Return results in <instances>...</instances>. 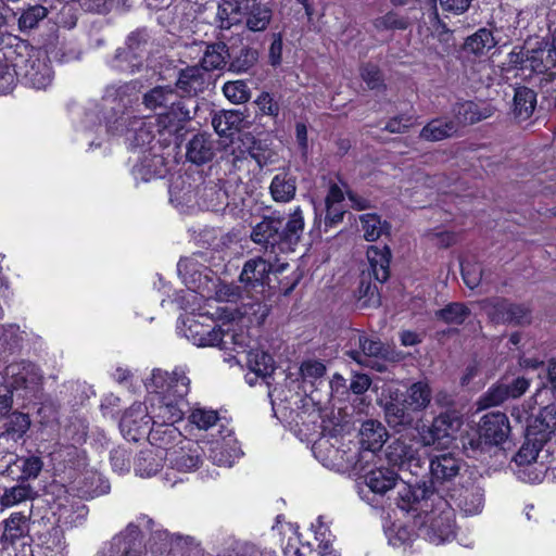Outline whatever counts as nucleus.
Here are the masks:
<instances>
[{
    "label": "nucleus",
    "mask_w": 556,
    "mask_h": 556,
    "mask_svg": "<svg viewBox=\"0 0 556 556\" xmlns=\"http://www.w3.org/2000/svg\"><path fill=\"white\" fill-rule=\"evenodd\" d=\"M169 462L172 466L177 470L189 472L199 468L201 464V457L198 447L189 450L181 447L179 451H174L170 453Z\"/></svg>",
    "instance_id": "40"
},
{
    "label": "nucleus",
    "mask_w": 556,
    "mask_h": 556,
    "mask_svg": "<svg viewBox=\"0 0 556 556\" xmlns=\"http://www.w3.org/2000/svg\"><path fill=\"white\" fill-rule=\"evenodd\" d=\"M189 102L192 101L185 100L169 85L155 86L142 97V104L146 109L161 111L156 118L160 131L169 134L177 131L182 123L192 118Z\"/></svg>",
    "instance_id": "5"
},
{
    "label": "nucleus",
    "mask_w": 556,
    "mask_h": 556,
    "mask_svg": "<svg viewBox=\"0 0 556 556\" xmlns=\"http://www.w3.org/2000/svg\"><path fill=\"white\" fill-rule=\"evenodd\" d=\"M271 17V9L258 0H220L216 13L222 29L244 23L251 31H264Z\"/></svg>",
    "instance_id": "6"
},
{
    "label": "nucleus",
    "mask_w": 556,
    "mask_h": 556,
    "mask_svg": "<svg viewBox=\"0 0 556 556\" xmlns=\"http://www.w3.org/2000/svg\"><path fill=\"white\" fill-rule=\"evenodd\" d=\"M304 230L302 210L296 207L287 223L280 217H264L251 232V240L261 245L265 253L274 255L294 250Z\"/></svg>",
    "instance_id": "3"
},
{
    "label": "nucleus",
    "mask_w": 556,
    "mask_h": 556,
    "mask_svg": "<svg viewBox=\"0 0 556 556\" xmlns=\"http://www.w3.org/2000/svg\"><path fill=\"white\" fill-rule=\"evenodd\" d=\"M177 88L192 97L202 92L206 86V74L200 66H188L179 72Z\"/></svg>",
    "instance_id": "25"
},
{
    "label": "nucleus",
    "mask_w": 556,
    "mask_h": 556,
    "mask_svg": "<svg viewBox=\"0 0 556 556\" xmlns=\"http://www.w3.org/2000/svg\"><path fill=\"white\" fill-rule=\"evenodd\" d=\"M271 271L273 264L270 257L265 260L257 256L244 263L239 281L243 285L248 298L258 299V295L264 293L265 287L269 283V274Z\"/></svg>",
    "instance_id": "13"
},
{
    "label": "nucleus",
    "mask_w": 556,
    "mask_h": 556,
    "mask_svg": "<svg viewBox=\"0 0 556 556\" xmlns=\"http://www.w3.org/2000/svg\"><path fill=\"white\" fill-rule=\"evenodd\" d=\"M536 106V93L531 88L520 86L515 88L514 115L519 121H527Z\"/></svg>",
    "instance_id": "31"
},
{
    "label": "nucleus",
    "mask_w": 556,
    "mask_h": 556,
    "mask_svg": "<svg viewBox=\"0 0 556 556\" xmlns=\"http://www.w3.org/2000/svg\"><path fill=\"white\" fill-rule=\"evenodd\" d=\"M258 53L255 49L244 47L240 50L239 54L228 61V70L232 73H247L256 63Z\"/></svg>",
    "instance_id": "47"
},
{
    "label": "nucleus",
    "mask_w": 556,
    "mask_h": 556,
    "mask_svg": "<svg viewBox=\"0 0 556 556\" xmlns=\"http://www.w3.org/2000/svg\"><path fill=\"white\" fill-rule=\"evenodd\" d=\"M166 173L167 164L165 159L152 152H144L139 162L132 167L135 179L146 182L154 178H162Z\"/></svg>",
    "instance_id": "22"
},
{
    "label": "nucleus",
    "mask_w": 556,
    "mask_h": 556,
    "mask_svg": "<svg viewBox=\"0 0 556 556\" xmlns=\"http://www.w3.org/2000/svg\"><path fill=\"white\" fill-rule=\"evenodd\" d=\"M372 24L379 31L405 29L407 27V21L393 11L375 18Z\"/></svg>",
    "instance_id": "55"
},
{
    "label": "nucleus",
    "mask_w": 556,
    "mask_h": 556,
    "mask_svg": "<svg viewBox=\"0 0 556 556\" xmlns=\"http://www.w3.org/2000/svg\"><path fill=\"white\" fill-rule=\"evenodd\" d=\"M356 296L361 307H378L381 303L377 285L370 281L365 271L361 276Z\"/></svg>",
    "instance_id": "39"
},
{
    "label": "nucleus",
    "mask_w": 556,
    "mask_h": 556,
    "mask_svg": "<svg viewBox=\"0 0 556 556\" xmlns=\"http://www.w3.org/2000/svg\"><path fill=\"white\" fill-rule=\"evenodd\" d=\"M551 451V446L529 440L525 434V441L513 458L517 478L527 483L542 482L548 468L544 462L549 457Z\"/></svg>",
    "instance_id": "7"
},
{
    "label": "nucleus",
    "mask_w": 556,
    "mask_h": 556,
    "mask_svg": "<svg viewBox=\"0 0 556 556\" xmlns=\"http://www.w3.org/2000/svg\"><path fill=\"white\" fill-rule=\"evenodd\" d=\"M185 179L180 176L169 186L170 200L177 201L179 204H189L195 199V203L202 210L212 211L216 213L229 214L232 217H239L243 212V199L237 200L230 195L225 188V184L210 180L195 193L191 190L184 191L182 185Z\"/></svg>",
    "instance_id": "4"
},
{
    "label": "nucleus",
    "mask_w": 556,
    "mask_h": 556,
    "mask_svg": "<svg viewBox=\"0 0 556 556\" xmlns=\"http://www.w3.org/2000/svg\"><path fill=\"white\" fill-rule=\"evenodd\" d=\"M364 483L372 493L383 495L392 490L400 481L399 473L391 467L383 465L363 470Z\"/></svg>",
    "instance_id": "21"
},
{
    "label": "nucleus",
    "mask_w": 556,
    "mask_h": 556,
    "mask_svg": "<svg viewBox=\"0 0 556 556\" xmlns=\"http://www.w3.org/2000/svg\"><path fill=\"white\" fill-rule=\"evenodd\" d=\"M460 268L464 282L469 289H475L481 283L484 271L480 264L468 261L460 262Z\"/></svg>",
    "instance_id": "56"
},
{
    "label": "nucleus",
    "mask_w": 556,
    "mask_h": 556,
    "mask_svg": "<svg viewBox=\"0 0 556 556\" xmlns=\"http://www.w3.org/2000/svg\"><path fill=\"white\" fill-rule=\"evenodd\" d=\"M530 382L525 377H518L510 382L501 381L491 387L479 400L481 407L497 406L509 399L521 396L528 389Z\"/></svg>",
    "instance_id": "19"
},
{
    "label": "nucleus",
    "mask_w": 556,
    "mask_h": 556,
    "mask_svg": "<svg viewBox=\"0 0 556 556\" xmlns=\"http://www.w3.org/2000/svg\"><path fill=\"white\" fill-rule=\"evenodd\" d=\"M5 377L10 387L15 391L23 390L25 396H36L43 380L40 369L28 362L10 364L5 368Z\"/></svg>",
    "instance_id": "15"
},
{
    "label": "nucleus",
    "mask_w": 556,
    "mask_h": 556,
    "mask_svg": "<svg viewBox=\"0 0 556 556\" xmlns=\"http://www.w3.org/2000/svg\"><path fill=\"white\" fill-rule=\"evenodd\" d=\"M357 342L361 352L365 356L379 357L383 356V344L379 340L369 339L363 334H357Z\"/></svg>",
    "instance_id": "58"
},
{
    "label": "nucleus",
    "mask_w": 556,
    "mask_h": 556,
    "mask_svg": "<svg viewBox=\"0 0 556 556\" xmlns=\"http://www.w3.org/2000/svg\"><path fill=\"white\" fill-rule=\"evenodd\" d=\"M470 315V309L459 302H453L435 312V317L446 324L462 325Z\"/></svg>",
    "instance_id": "45"
},
{
    "label": "nucleus",
    "mask_w": 556,
    "mask_h": 556,
    "mask_svg": "<svg viewBox=\"0 0 556 556\" xmlns=\"http://www.w3.org/2000/svg\"><path fill=\"white\" fill-rule=\"evenodd\" d=\"M136 472L140 477H152L162 468L161 460L157 459L152 452H141L135 464Z\"/></svg>",
    "instance_id": "52"
},
{
    "label": "nucleus",
    "mask_w": 556,
    "mask_h": 556,
    "mask_svg": "<svg viewBox=\"0 0 556 556\" xmlns=\"http://www.w3.org/2000/svg\"><path fill=\"white\" fill-rule=\"evenodd\" d=\"M244 122V115L240 111L230 110L222 111L214 114L212 125L219 136H232L236 131H240Z\"/></svg>",
    "instance_id": "29"
},
{
    "label": "nucleus",
    "mask_w": 556,
    "mask_h": 556,
    "mask_svg": "<svg viewBox=\"0 0 556 556\" xmlns=\"http://www.w3.org/2000/svg\"><path fill=\"white\" fill-rule=\"evenodd\" d=\"M509 430V421L504 413H488L480 419L478 437L469 439L464 447L473 452H485L489 447L503 443L508 438Z\"/></svg>",
    "instance_id": "11"
},
{
    "label": "nucleus",
    "mask_w": 556,
    "mask_h": 556,
    "mask_svg": "<svg viewBox=\"0 0 556 556\" xmlns=\"http://www.w3.org/2000/svg\"><path fill=\"white\" fill-rule=\"evenodd\" d=\"M384 415L388 425L399 431L414 422V416L406 404L390 402L386 405Z\"/></svg>",
    "instance_id": "37"
},
{
    "label": "nucleus",
    "mask_w": 556,
    "mask_h": 556,
    "mask_svg": "<svg viewBox=\"0 0 556 556\" xmlns=\"http://www.w3.org/2000/svg\"><path fill=\"white\" fill-rule=\"evenodd\" d=\"M29 428V416L21 412H13L7 416L4 430L0 433V438L17 442L24 438Z\"/></svg>",
    "instance_id": "32"
},
{
    "label": "nucleus",
    "mask_w": 556,
    "mask_h": 556,
    "mask_svg": "<svg viewBox=\"0 0 556 556\" xmlns=\"http://www.w3.org/2000/svg\"><path fill=\"white\" fill-rule=\"evenodd\" d=\"M113 135L125 136L132 148H143L154 139L153 127L144 118L135 116L130 112H123L109 125Z\"/></svg>",
    "instance_id": "12"
},
{
    "label": "nucleus",
    "mask_w": 556,
    "mask_h": 556,
    "mask_svg": "<svg viewBox=\"0 0 556 556\" xmlns=\"http://www.w3.org/2000/svg\"><path fill=\"white\" fill-rule=\"evenodd\" d=\"M140 59V53L129 52L126 49L118 48L110 65L118 72L131 74L141 66Z\"/></svg>",
    "instance_id": "43"
},
{
    "label": "nucleus",
    "mask_w": 556,
    "mask_h": 556,
    "mask_svg": "<svg viewBox=\"0 0 556 556\" xmlns=\"http://www.w3.org/2000/svg\"><path fill=\"white\" fill-rule=\"evenodd\" d=\"M31 491L33 489L29 484L21 482L17 485L4 490L0 498V504L2 507H12L17 505L28 500L30 497Z\"/></svg>",
    "instance_id": "50"
},
{
    "label": "nucleus",
    "mask_w": 556,
    "mask_h": 556,
    "mask_svg": "<svg viewBox=\"0 0 556 556\" xmlns=\"http://www.w3.org/2000/svg\"><path fill=\"white\" fill-rule=\"evenodd\" d=\"M528 67L535 73L544 74L547 83L556 78V47L545 38L529 41V64Z\"/></svg>",
    "instance_id": "16"
},
{
    "label": "nucleus",
    "mask_w": 556,
    "mask_h": 556,
    "mask_svg": "<svg viewBox=\"0 0 556 556\" xmlns=\"http://www.w3.org/2000/svg\"><path fill=\"white\" fill-rule=\"evenodd\" d=\"M230 59L231 54L227 45L223 41L214 42L206 46L200 67L204 72L220 70L228 64Z\"/></svg>",
    "instance_id": "30"
},
{
    "label": "nucleus",
    "mask_w": 556,
    "mask_h": 556,
    "mask_svg": "<svg viewBox=\"0 0 556 556\" xmlns=\"http://www.w3.org/2000/svg\"><path fill=\"white\" fill-rule=\"evenodd\" d=\"M361 76L368 88L375 90L383 87V79L379 68L371 64H366L361 68Z\"/></svg>",
    "instance_id": "59"
},
{
    "label": "nucleus",
    "mask_w": 556,
    "mask_h": 556,
    "mask_svg": "<svg viewBox=\"0 0 556 556\" xmlns=\"http://www.w3.org/2000/svg\"><path fill=\"white\" fill-rule=\"evenodd\" d=\"M202 12L203 5L198 1L181 0L174 7V23L180 28H188Z\"/></svg>",
    "instance_id": "41"
},
{
    "label": "nucleus",
    "mask_w": 556,
    "mask_h": 556,
    "mask_svg": "<svg viewBox=\"0 0 556 556\" xmlns=\"http://www.w3.org/2000/svg\"><path fill=\"white\" fill-rule=\"evenodd\" d=\"M396 505L412 514L420 535L433 544H441L454 535L455 513L451 503L426 483H404L397 493Z\"/></svg>",
    "instance_id": "1"
},
{
    "label": "nucleus",
    "mask_w": 556,
    "mask_h": 556,
    "mask_svg": "<svg viewBox=\"0 0 556 556\" xmlns=\"http://www.w3.org/2000/svg\"><path fill=\"white\" fill-rule=\"evenodd\" d=\"M188 421L199 430H208L219 421L218 413L206 407H193L188 416Z\"/></svg>",
    "instance_id": "46"
},
{
    "label": "nucleus",
    "mask_w": 556,
    "mask_h": 556,
    "mask_svg": "<svg viewBox=\"0 0 556 556\" xmlns=\"http://www.w3.org/2000/svg\"><path fill=\"white\" fill-rule=\"evenodd\" d=\"M17 73L15 62L9 64L5 58H0V94L10 92L16 79Z\"/></svg>",
    "instance_id": "54"
},
{
    "label": "nucleus",
    "mask_w": 556,
    "mask_h": 556,
    "mask_svg": "<svg viewBox=\"0 0 556 556\" xmlns=\"http://www.w3.org/2000/svg\"><path fill=\"white\" fill-rule=\"evenodd\" d=\"M508 63L513 66H519L521 68H529V41L522 47H515L508 54Z\"/></svg>",
    "instance_id": "62"
},
{
    "label": "nucleus",
    "mask_w": 556,
    "mask_h": 556,
    "mask_svg": "<svg viewBox=\"0 0 556 556\" xmlns=\"http://www.w3.org/2000/svg\"><path fill=\"white\" fill-rule=\"evenodd\" d=\"M220 327L208 328L194 323L189 325L186 336L197 346L216 348L218 336H220Z\"/></svg>",
    "instance_id": "34"
},
{
    "label": "nucleus",
    "mask_w": 556,
    "mask_h": 556,
    "mask_svg": "<svg viewBox=\"0 0 556 556\" xmlns=\"http://www.w3.org/2000/svg\"><path fill=\"white\" fill-rule=\"evenodd\" d=\"M269 191L275 202H290L296 192V179L288 172H281L274 176Z\"/></svg>",
    "instance_id": "27"
},
{
    "label": "nucleus",
    "mask_w": 556,
    "mask_h": 556,
    "mask_svg": "<svg viewBox=\"0 0 556 556\" xmlns=\"http://www.w3.org/2000/svg\"><path fill=\"white\" fill-rule=\"evenodd\" d=\"M245 293L243 285L219 282L215 286V299L219 302H236Z\"/></svg>",
    "instance_id": "57"
},
{
    "label": "nucleus",
    "mask_w": 556,
    "mask_h": 556,
    "mask_svg": "<svg viewBox=\"0 0 556 556\" xmlns=\"http://www.w3.org/2000/svg\"><path fill=\"white\" fill-rule=\"evenodd\" d=\"M387 458L393 465L402 470L409 471L418 477L429 465L427 458L421 457L412 446L401 440L391 443L387 448Z\"/></svg>",
    "instance_id": "18"
},
{
    "label": "nucleus",
    "mask_w": 556,
    "mask_h": 556,
    "mask_svg": "<svg viewBox=\"0 0 556 556\" xmlns=\"http://www.w3.org/2000/svg\"><path fill=\"white\" fill-rule=\"evenodd\" d=\"M359 220L366 241H376L382 235L389 232L390 225L377 214H363L359 216Z\"/></svg>",
    "instance_id": "42"
},
{
    "label": "nucleus",
    "mask_w": 556,
    "mask_h": 556,
    "mask_svg": "<svg viewBox=\"0 0 556 556\" xmlns=\"http://www.w3.org/2000/svg\"><path fill=\"white\" fill-rule=\"evenodd\" d=\"M455 117L459 124L472 125L491 116L492 111L488 106H481L472 101L458 103L454 108Z\"/></svg>",
    "instance_id": "33"
},
{
    "label": "nucleus",
    "mask_w": 556,
    "mask_h": 556,
    "mask_svg": "<svg viewBox=\"0 0 556 556\" xmlns=\"http://www.w3.org/2000/svg\"><path fill=\"white\" fill-rule=\"evenodd\" d=\"M301 375L304 379H317L325 375L326 367L319 361H307L301 365Z\"/></svg>",
    "instance_id": "64"
},
{
    "label": "nucleus",
    "mask_w": 556,
    "mask_h": 556,
    "mask_svg": "<svg viewBox=\"0 0 556 556\" xmlns=\"http://www.w3.org/2000/svg\"><path fill=\"white\" fill-rule=\"evenodd\" d=\"M450 501L466 516L478 515L484 506V489L475 479L468 478L454 485L447 493Z\"/></svg>",
    "instance_id": "14"
},
{
    "label": "nucleus",
    "mask_w": 556,
    "mask_h": 556,
    "mask_svg": "<svg viewBox=\"0 0 556 556\" xmlns=\"http://www.w3.org/2000/svg\"><path fill=\"white\" fill-rule=\"evenodd\" d=\"M458 130L456 122L446 118H433L420 130L419 138L425 141H441L453 137Z\"/></svg>",
    "instance_id": "26"
},
{
    "label": "nucleus",
    "mask_w": 556,
    "mask_h": 556,
    "mask_svg": "<svg viewBox=\"0 0 556 556\" xmlns=\"http://www.w3.org/2000/svg\"><path fill=\"white\" fill-rule=\"evenodd\" d=\"M510 302L506 299H490L484 302L483 308L492 321L497 324H506L508 319V309Z\"/></svg>",
    "instance_id": "51"
},
{
    "label": "nucleus",
    "mask_w": 556,
    "mask_h": 556,
    "mask_svg": "<svg viewBox=\"0 0 556 556\" xmlns=\"http://www.w3.org/2000/svg\"><path fill=\"white\" fill-rule=\"evenodd\" d=\"M463 462L452 453L435 455L429 460V470L433 484H444L456 478L462 469Z\"/></svg>",
    "instance_id": "20"
},
{
    "label": "nucleus",
    "mask_w": 556,
    "mask_h": 556,
    "mask_svg": "<svg viewBox=\"0 0 556 556\" xmlns=\"http://www.w3.org/2000/svg\"><path fill=\"white\" fill-rule=\"evenodd\" d=\"M24 50L15 60L17 76L31 88L46 89L53 78L47 53L36 48L24 47Z\"/></svg>",
    "instance_id": "8"
},
{
    "label": "nucleus",
    "mask_w": 556,
    "mask_h": 556,
    "mask_svg": "<svg viewBox=\"0 0 556 556\" xmlns=\"http://www.w3.org/2000/svg\"><path fill=\"white\" fill-rule=\"evenodd\" d=\"M28 520L29 516L23 513H12L4 520L3 540L14 544L17 540L25 536L28 532Z\"/></svg>",
    "instance_id": "36"
},
{
    "label": "nucleus",
    "mask_w": 556,
    "mask_h": 556,
    "mask_svg": "<svg viewBox=\"0 0 556 556\" xmlns=\"http://www.w3.org/2000/svg\"><path fill=\"white\" fill-rule=\"evenodd\" d=\"M531 312L528 306L523 304H510L508 309V319L506 324L523 325L530 323Z\"/></svg>",
    "instance_id": "60"
},
{
    "label": "nucleus",
    "mask_w": 556,
    "mask_h": 556,
    "mask_svg": "<svg viewBox=\"0 0 556 556\" xmlns=\"http://www.w3.org/2000/svg\"><path fill=\"white\" fill-rule=\"evenodd\" d=\"M495 45L496 41L492 31L486 28H480L467 38L464 49L475 55H482L494 48Z\"/></svg>",
    "instance_id": "38"
},
{
    "label": "nucleus",
    "mask_w": 556,
    "mask_h": 556,
    "mask_svg": "<svg viewBox=\"0 0 556 556\" xmlns=\"http://www.w3.org/2000/svg\"><path fill=\"white\" fill-rule=\"evenodd\" d=\"M432 394L428 383L418 381L413 383L407 390L405 404L413 412H420L428 407Z\"/></svg>",
    "instance_id": "35"
},
{
    "label": "nucleus",
    "mask_w": 556,
    "mask_h": 556,
    "mask_svg": "<svg viewBox=\"0 0 556 556\" xmlns=\"http://www.w3.org/2000/svg\"><path fill=\"white\" fill-rule=\"evenodd\" d=\"M48 9L41 4L29 5L24 9L18 17V28L22 33L38 27L39 23L48 16Z\"/></svg>",
    "instance_id": "44"
},
{
    "label": "nucleus",
    "mask_w": 556,
    "mask_h": 556,
    "mask_svg": "<svg viewBox=\"0 0 556 556\" xmlns=\"http://www.w3.org/2000/svg\"><path fill=\"white\" fill-rule=\"evenodd\" d=\"M247 363L249 368L261 377H266L274 370L273 357L263 351L249 352Z\"/></svg>",
    "instance_id": "48"
},
{
    "label": "nucleus",
    "mask_w": 556,
    "mask_h": 556,
    "mask_svg": "<svg viewBox=\"0 0 556 556\" xmlns=\"http://www.w3.org/2000/svg\"><path fill=\"white\" fill-rule=\"evenodd\" d=\"M215 154L214 141L210 135L198 134L187 144L186 156L197 165L210 162Z\"/></svg>",
    "instance_id": "24"
},
{
    "label": "nucleus",
    "mask_w": 556,
    "mask_h": 556,
    "mask_svg": "<svg viewBox=\"0 0 556 556\" xmlns=\"http://www.w3.org/2000/svg\"><path fill=\"white\" fill-rule=\"evenodd\" d=\"M228 433H230V431H228ZM229 434H223L224 441H216L215 443H213L210 451L211 460L218 466L230 467L233 464L235 458L237 456L236 450H232L230 452L228 448L229 442L225 441L226 437Z\"/></svg>",
    "instance_id": "49"
},
{
    "label": "nucleus",
    "mask_w": 556,
    "mask_h": 556,
    "mask_svg": "<svg viewBox=\"0 0 556 556\" xmlns=\"http://www.w3.org/2000/svg\"><path fill=\"white\" fill-rule=\"evenodd\" d=\"M459 426L457 418L444 413L435 417L431 426H424L419 431V438L424 446L447 444Z\"/></svg>",
    "instance_id": "17"
},
{
    "label": "nucleus",
    "mask_w": 556,
    "mask_h": 556,
    "mask_svg": "<svg viewBox=\"0 0 556 556\" xmlns=\"http://www.w3.org/2000/svg\"><path fill=\"white\" fill-rule=\"evenodd\" d=\"M388 439L384 426L377 420H366L359 429L361 451L346 457V465L356 471H363L376 458V452L380 451Z\"/></svg>",
    "instance_id": "9"
},
{
    "label": "nucleus",
    "mask_w": 556,
    "mask_h": 556,
    "mask_svg": "<svg viewBox=\"0 0 556 556\" xmlns=\"http://www.w3.org/2000/svg\"><path fill=\"white\" fill-rule=\"evenodd\" d=\"M223 92L233 103H244L250 99L249 88L242 80L226 83Z\"/></svg>",
    "instance_id": "53"
},
{
    "label": "nucleus",
    "mask_w": 556,
    "mask_h": 556,
    "mask_svg": "<svg viewBox=\"0 0 556 556\" xmlns=\"http://www.w3.org/2000/svg\"><path fill=\"white\" fill-rule=\"evenodd\" d=\"M151 387L154 391L162 394L163 397L152 416H146L153 426L150 431V438L156 440L159 433L157 427L165 426V432H173L170 427L182 420L188 403L185 397L190 390V379L182 368H175L170 374L156 369L152 372Z\"/></svg>",
    "instance_id": "2"
},
{
    "label": "nucleus",
    "mask_w": 556,
    "mask_h": 556,
    "mask_svg": "<svg viewBox=\"0 0 556 556\" xmlns=\"http://www.w3.org/2000/svg\"><path fill=\"white\" fill-rule=\"evenodd\" d=\"M17 463H21V466H18L22 470V473L18 477V481L21 482H25L29 479H36L43 467V462L38 456L33 455L29 457L18 458L17 456L10 454L5 464L0 465V475L9 472L11 466Z\"/></svg>",
    "instance_id": "28"
},
{
    "label": "nucleus",
    "mask_w": 556,
    "mask_h": 556,
    "mask_svg": "<svg viewBox=\"0 0 556 556\" xmlns=\"http://www.w3.org/2000/svg\"><path fill=\"white\" fill-rule=\"evenodd\" d=\"M369 270L366 275L374 277L378 282H386L390 277L391 251L387 245L378 248L371 245L367 250Z\"/></svg>",
    "instance_id": "23"
},
{
    "label": "nucleus",
    "mask_w": 556,
    "mask_h": 556,
    "mask_svg": "<svg viewBox=\"0 0 556 556\" xmlns=\"http://www.w3.org/2000/svg\"><path fill=\"white\" fill-rule=\"evenodd\" d=\"M511 417L519 424L526 422L525 434L529 440L551 446L549 441L556 430L555 405H547L535 415H528L523 407H515L511 410Z\"/></svg>",
    "instance_id": "10"
},
{
    "label": "nucleus",
    "mask_w": 556,
    "mask_h": 556,
    "mask_svg": "<svg viewBox=\"0 0 556 556\" xmlns=\"http://www.w3.org/2000/svg\"><path fill=\"white\" fill-rule=\"evenodd\" d=\"M110 460L115 471L124 472L128 471L130 468V458L127 451L124 448L118 447L113 450Z\"/></svg>",
    "instance_id": "63"
},
{
    "label": "nucleus",
    "mask_w": 556,
    "mask_h": 556,
    "mask_svg": "<svg viewBox=\"0 0 556 556\" xmlns=\"http://www.w3.org/2000/svg\"><path fill=\"white\" fill-rule=\"evenodd\" d=\"M261 112L265 115L277 117L279 114V104L268 92H262L255 100Z\"/></svg>",
    "instance_id": "61"
}]
</instances>
